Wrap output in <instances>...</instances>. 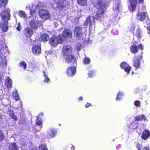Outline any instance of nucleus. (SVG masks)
<instances>
[{
	"instance_id": "nucleus-1",
	"label": "nucleus",
	"mask_w": 150,
	"mask_h": 150,
	"mask_svg": "<svg viewBox=\"0 0 150 150\" xmlns=\"http://www.w3.org/2000/svg\"><path fill=\"white\" fill-rule=\"evenodd\" d=\"M106 3L104 0H97L94 3V5L95 7L98 10L97 12L96 18H95L93 16H90L88 17L85 22L84 25L85 26L88 25L91 26L95 23V20L97 19L100 21L101 18L103 16L104 9L105 7Z\"/></svg>"
},
{
	"instance_id": "nucleus-2",
	"label": "nucleus",
	"mask_w": 150,
	"mask_h": 150,
	"mask_svg": "<svg viewBox=\"0 0 150 150\" xmlns=\"http://www.w3.org/2000/svg\"><path fill=\"white\" fill-rule=\"evenodd\" d=\"M10 11L7 9L4 10L1 13V16L3 21L1 23V27L3 32H6L8 30V21L10 17Z\"/></svg>"
},
{
	"instance_id": "nucleus-3",
	"label": "nucleus",
	"mask_w": 150,
	"mask_h": 150,
	"mask_svg": "<svg viewBox=\"0 0 150 150\" xmlns=\"http://www.w3.org/2000/svg\"><path fill=\"white\" fill-rule=\"evenodd\" d=\"M63 51L64 58L66 59V62L68 64L74 61V55H70L72 52L71 47L69 45H66L63 47Z\"/></svg>"
},
{
	"instance_id": "nucleus-4",
	"label": "nucleus",
	"mask_w": 150,
	"mask_h": 150,
	"mask_svg": "<svg viewBox=\"0 0 150 150\" xmlns=\"http://www.w3.org/2000/svg\"><path fill=\"white\" fill-rule=\"evenodd\" d=\"M41 3L37 2L33 4L31 8L29 5H27L26 6V9L27 10H30V15L33 18L36 17L38 14L39 9L41 7Z\"/></svg>"
},
{
	"instance_id": "nucleus-5",
	"label": "nucleus",
	"mask_w": 150,
	"mask_h": 150,
	"mask_svg": "<svg viewBox=\"0 0 150 150\" xmlns=\"http://www.w3.org/2000/svg\"><path fill=\"white\" fill-rule=\"evenodd\" d=\"M63 40V37L61 35L58 36H53L50 39L49 43L53 46H56L58 43H62Z\"/></svg>"
},
{
	"instance_id": "nucleus-6",
	"label": "nucleus",
	"mask_w": 150,
	"mask_h": 150,
	"mask_svg": "<svg viewBox=\"0 0 150 150\" xmlns=\"http://www.w3.org/2000/svg\"><path fill=\"white\" fill-rule=\"evenodd\" d=\"M41 7L39 9V10H40V11H39V15L40 17L43 20L42 22H43L45 20L48 19L50 17V13L47 11L45 10L42 9L41 8L42 5L41 4Z\"/></svg>"
},
{
	"instance_id": "nucleus-7",
	"label": "nucleus",
	"mask_w": 150,
	"mask_h": 150,
	"mask_svg": "<svg viewBox=\"0 0 150 150\" xmlns=\"http://www.w3.org/2000/svg\"><path fill=\"white\" fill-rule=\"evenodd\" d=\"M42 25V22L35 19H33L30 22V25L33 29H37Z\"/></svg>"
},
{
	"instance_id": "nucleus-8",
	"label": "nucleus",
	"mask_w": 150,
	"mask_h": 150,
	"mask_svg": "<svg viewBox=\"0 0 150 150\" xmlns=\"http://www.w3.org/2000/svg\"><path fill=\"white\" fill-rule=\"evenodd\" d=\"M51 3L52 5L55 4L58 6V7L60 8H62L64 7H65L67 4V1L66 0L61 1L60 2L58 0H52Z\"/></svg>"
},
{
	"instance_id": "nucleus-9",
	"label": "nucleus",
	"mask_w": 150,
	"mask_h": 150,
	"mask_svg": "<svg viewBox=\"0 0 150 150\" xmlns=\"http://www.w3.org/2000/svg\"><path fill=\"white\" fill-rule=\"evenodd\" d=\"M74 36L77 38H80L82 34L81 28L79 27H75L73 30Z\"/></svg>"
},
{
	"instance_id": "nucleus-10",
	"label": "nucleus",
	"mask_w": 150,
	"mask_h": 150,
	"mask_svg": "<svg viewBox=\"0 0 150 150\" xmlns=\"http://www.w3.org/2000/svg\"><path fill=\"white\" fill-rule=\"evenodd\" d=\"M66 72L69 76H72L76 73V68L74 66L69 67L67 69Z\"/></svg>"
},
{
	"instance_id": "nucleus-11",
	"label": "nucleus",
	"mask_w": 150,
	"mask_h": 150,
	"mask_svg": "<svg viewBox=\"0 0 150 150\" xmlns=\"http://www.w3.org/2000/svg\"><path fill=\"white\" fill-rule=\"evenodd\" d=\"M32 51L35 55H39L41 54V50L40 46L35 45L32 48Z\"/></svg>"
},
{
	"instance_id": "nucleus-12",
	"label": "nucleus",
	"mask_w": 150,
	"mask_h": 150,
	"mask_svg": "<svg viewBox=\"0 0 150 150\" xmlns=\"http://www.w3.org/2000/svg\"><path fill=\"white\" fill-rule=\"evenodd\" d=\"M24 33L26 37L28 38H30L33 34V30L28 27H26L24 30Z\"/></svg>"
},
{
	"instance_id": "nucleus-13",
	"label": "nucleus",
	"mask_w": 150,
	"mask_h": 150,
	"mask_svg": "<svg viewBox=\"0 0 150 150\" xmlns=\"http://www.w3.org/2000/svg\"><path fill=\"white\" fill-rule=\"evenodd\" d=\"M147 14L146 13L144 12H140L138 13L137 15L136 18L137 19L142 21L144 20L146 17Z\"/></svg>"
},
{
	"instance_id": "nucleus-14",
	"label": "nucleus",
	"mask_w": 150,
	"mask_h": 150,
	"mask_svg": "<svg viewBox=\"0 0 150 150\" xmlns=\"http://www.w3.org/2000/svg\"><path fill=\"white\" fill-rule=\"evenodd\" d=\"M121 67L124 69L125 71L126 72L127 74H129V71L131 69V67L128 65L125 62H122L120 65Z\"/></svg>"
},
{
	"instance_id": "nucleus-15",
	"label": "nucleus",
	"mask_w": 150,
	"mask_h": 150,
	"mask_svg": "<svg viewBox=\"0 0 150 150\" xmlns=\"http://www.w3.org/2000/svg\"><path fill=\"white\" fill-rule=\"evenodd\" d=\"M130 3V5L129 7V9L131 11H134L136 7L137 3V0H129Z\"/></svg>"
},
{
	"instance_id": "nucleus-16",
	"label": "nucleus",
	"mask_w": 150,
	"mask_h": 150,
	"mask_svg": "<svg viewBox=\"0 0 150 150\" xmlns=\"http://www.w3.org/2000/svg\"><path fill=\"white\" fill-rule=\"evenodd\" d=\"M62 37H63H63L71 38L72 37V33L69 29H66L63 31Z\"/></svg>"
},
{
	"instance_id": "nucleus-17",
	"label": "nucleus",
	"mask_w": 150,
	"mask_h": 150,
	"mask_svg": "<svg viewBox=\"0 0 150 150\" xmlns=\"http://www.w3.org/2000/svg\"><path fill=\"white\" fill-rule=\"evenodd\" d=\"M21 148H23V147H26L29 141L28 140V138L25 136H23V138L21 139Z\"/></svg>"
},
{
	"instance_id": "nucleus-18",
	"label": "nucleus",
	"mask_w": 150,
	"mask_h": 150,
	"mask_svg": "<svg viewBox=\"0 0 150 150\" xmlns=\"http://www.w3.org/2000/svg\"><path fill=\"white\" fill-rule=\"evenodd\" d=\"M12 83V81L9 77L7 78L6 79L5 83L8 90H10L11 89Z\"/></svg>"
},
{
	"instance_id": "nucleus-19",
	"label": "nucleus",
	"mask_w": 150,
	"mask_h": 150,
	"mask_svg": "<svg viewBox=\"0 0 150 150\" xmlns=\"http://www.w3.org/2000/svg\"><path fill=\"white\" fill-rule=\"evenodd\" d=\"M133 61L134 62V66L136 69L138 68L140 65V59L137 57H134L133 59Z\"/></svg>"
},
{
	"instance_id": "nucleus-20",
	"label": "nucleus",
	"mask_w": 150,
	"mask_h": 150,
	"mask_svg": "<svg viewBox=\"0 0 150 150\" xmlns=\"http://www.w3.org/2000/svg\"><path fill=\"white\" fill-rule=\"evenodd\" d=\"M149 136V132L146 129L143 132L142 135V138L144 139H147Z\"/></svg>"
},
{
	"instance_id": "nucleus-21",
	"label": "nucleus",
	"mask_w": 150,
	"mask_h": 150,
	"mask_svg": "<svg viewBox=\"0 0 150 150\" xmlns=\"http://www.w3.org/2000/svg\"><path fill=\"white\" fill-rule=\"evenodd\" d=\"M47 134L51 137H53L56 134L57 132L54 129H50L47 131Z\"/></svg>"
},
{
	"instance_id": "nucleus-22",
	"label": "nucleus",
	"mask_w": 150,
	"mask_h": 150,
	"mask_svg": "<svg viewBox=\"0 0 150 150\" xmlns=\"http://www.w3.org/2000/svg\"><path fill=\"white\" fill-rule=\"evenodd\" d=\"M9 150H19L18 147L15 143H11L9 146Z\"/></svg>"
},
{
	"instance_id": "nucleus-23",
	"label": "nucleus",
	"mask_w": 150,
	"mask_h": 150,
	"mask_svg": "<svg viewBox=\"0 0 150 150\" xmlns=\"http://www.w3.org/2000/svg\"><path fill=\"white\" fill-rule=\"evenodd\" d=\"M40 39L43 41L47 42L49 40V37L47 34H43L40 36Z\"/></svg>"
},
{
	"instance_id": "nucleus-24",
	"label": "nucleus",
	"mask_w": 150,
	"mask_h": 150,
	"mask_svg": "<svg viewBox=\"0 0 150 150\" xmlns=\"http://www.w3.org/2000/svg\"><path fill=\"white\" fill-rule=\"evenodd\" d=\"M138 124L136 121L134 122H132L131 123L130 125L129 126L130 128L132 129H135L137 127Z\"/></svg>"
},
{
	"instance_id": "nucleus-25",
	"label": "nucleus",
	"mask_w": 150,
	"mask_h": 150,
	"mask_svg": "<svg viewBox=\"0 0 150 150\" xmlns=\"http://www.w3.org/2000/svg\"><path fill=\"white\" fill-rule=\"evenodd\" d=\"M130 49L131 52L133 53H136L138 51L137 47L135 45H132L130 47Z\"/></svg>"
},
{
	"instance_id": "nucleus-26",
	"label": "nucleus",
	"mask_w": 150,
	"mask_h": 150,
	"mask_svg": "<svg viewBox=\"0 0 150 150\" xmlns=\"http://www.w3.org/2000/svg\"><path fill=\"white\" fill-rule=\"evenodd\" d=\"M134 35H136L138 39H140L142 35L141 30L139 28L137 29L136 33Z\"/></svg>"
},
{
	"instance_id": "nucleus-27",
	"label": "nucleus",
	"mask_w": 150,
	"mask_h": 150,
	"mask_svg": "<svg viewBox=\"0 0 150 150\" xmlns=\"http://www.w3.org/2000/svg\"><path fill=\"white\" fill-rule=\"evenodd\" d=\"M43 72L44 74L45 78V79L44 81V82L49 84L50 83V81L49 78L48 77V74L45 71H43Z\"/></svg>"
},
{
	"instance_id": "nucleus-28",
	"label": "nucleus",
	"mask_w": 150,
	"mask_h": 150,
	"mask_svg": "<svg viewBox=\"0 0 150 150\" xmlns=\"http://www.w3.org/2000/svg\"><path fill=\"white\" fill-rule=\"evenodd\" d=\"M77 1L78 4L81 6H84L87 4V0H77Z\"/></svg>"
},
{
	"instance_id": "nucleus-29",
	"label": "nucleus",
	"mask_w": 150,
	"mask_h": 150,
	"mask_svg": "<svg viewBox=\"0 0 150 150\" xmlns=\"http://www.w3.org/2000/svg\"><path fill=\"white\" fill-rule=\"evenodd\" d=\"M19 66L20 67L24 69H25L26 68V64L24 61L21 62L19 63Z\"/></svg>"
},
{
	"instance_id": "nucleus-30",
	"label": "nucleus",
	"mask_w": 150,
	"mask_h": 150,
	"mask_svg": "<svg viewBox=\"0 0 150 150\" xmlns=\"http://www.w3.org/2000/svg\"><path fill=\"white\" fill-rule=\"evenodd\" d=\"M135 26L134 24H132V25H130L128 27L130 32L133 34H134V32L135 29Z\"/></svg>"
},
{
	"instance_id": "nucleus-31",
	"label": "nucleus",
	"mask_w": 150,
	"mask_h": 150,
	"mask_svg": "<svg viewBox=\"0 0 150 150\" xmlns=\"http://www.w3.org/2000/svg\"><path fill=\"white\" fill-rule=\"evenodd\" d=\"M90 58L87 57H85L83 60V62L84 64L86 65L90 64Z\"/></svg>"
},
{
	"instance_id": "nucleus-32",
	"label": "nucleus",
	"mask_w": 150,
	"mask_h": 150,
	"mask_svg": "<svg viewBox=\"0 0 150 150\" xmlns=\"http://www.w3.org/2000/svg\"><path fill=\"white\" fill-rule=\"evenodd\" d=\"M12 95L16 100H20V98L18 96V94L17 91L14 92L13 93Z\"/></svg>"
},
{
	"instance_id": "nucleus-33",
	"label": "nucleus",
	"mask_w": 150,
	"mask_h": 150,
	"mask_svg": "<svg viewBox=\"0 0 150 150\" xmlns=\"http://www.w3.org/2000/svg\"><path fill=\"white\" fill-rule=\"evenodd\" d=\"M135 121H140L142 120H145V116L143 115H139L135 118Z\"/></svg>"
},
{
	"instance_id": "nucleus-34",
	"label": "nucleus",
	"mask_w": 150,
	"mask_h": 150,
	"mask_svg": "<svg viewBox=\"0 0 150 150\" xmlns=\"http://www.w3.org/2000/svg\"><path fill=\"white\" fill-rule=\"evenodd\" d=\"M0 8L1 6H5L7 4L8 0H0Z\"/></svg>"
},
{
	"instance_id": "nucleus-35",
	"label": "nucleus",
	"mask_w": 150,
	"mask_h": 150,
	"mask_svg": "<svg viewBox=\"0 0 150 150\" xmlns=\"http://www.w3.org/2000/svg\"><path fill=\"white\" fill-rule=\"evenodd\" d=\"M19 15L20 17L23 18H25L26 16V15L25 12L22 11H19Z\"/></svg>"
},
{
	"instance_id": "nucleus-36",
	"label": "nucleus",
	"mask_w": 150,
	"mask_h": 150,
	"mask_svg": "<svg viewBox=\"0 0 150 150\" xmlns=\"http://www.w3.org/2000/svg\"><path fill=\"white\" fill-rule=\"evenodd\" d=\"M123 96L122 93L121 92H119L118 94L117 98L116 100H119L121 99V98Z\"/></svg>"
},
{
	"instance_id": "nucleus-37",
	"label": "nucleus",
	"mask_w": 150,
	"mask_h": 150,
	"mask_svg": "<svg viewBox=\"0 0 150 150\" xmlns=\"http://www.w3.org/2000/svg\"><path fill=\"white\" fill-rule=\"evenodd\" d=\"M39 150H47V149L46 146L42 145L39 146Z\"/></svg>"
},
{
	"instance_id": "nucleus-38",
	"label": "nucleus",
	"mask_w": 150,
	"mask_h": 150,
	"mask_svg": "<svg viewBox=\"0 0 150 150\" xmlns=\"http://www.w3.org/2000/svg\"><path fill=\"white\" fill-rule=\"evenodd\" d=\"M147 28L148 31V33L150 34V21L148 20V22H147Z\"/></svg>"
},
{
	"instance_id": "nucleus-39",
	"label": "nucleus",
	"mask_w": 150,
	"mask_h": 150,
	"mask_svg": "<svg viewBox=\"0 0 150 150\" xmlns=\"http://www.w3.org/2000/svg\"><path fill=\"white\" fill-rule=\"evenodd\" d=\"M134 104L136 106L139 107L141 104L139 100H137L134 102Z\"/></svg>"
},
{
	"instance_id": "nucleus-40",
	"label": "nucleus",
	"mask_w": 150,
	"mask_h": 150,
	"mask_svg": "<svg viewBox=\"0 0 150 150\" xmlns=\"http://www.w3.org/2000/svg\"><path fill=\"white\" fill-rule=\"evenodd\" d=\"M36 122L37 125L40 126L42 125V122L39 120L38 117L36 121Z\"/></svg>"
},
{
	"instance_id": "nucleus-41",
	"label": "nucleus",
	"mask_w": 150,
	"mask_h": 150,
	"mask_svg": "<svg viewBox=\"0 0 150 150\" xmlns=\"http://www.w3.org/2000/svg\"><path fill=\"white\" fill-rule=\"evenodd\" d=\"M4 136L3 134L2 131L0 130V141H1L4 139Z\"/></svg>"
},
{
	"instance_id": "nucleus-42",
	"label": "nucleus",
	"mask_w": 150,
	"mask_h": 150,
	"mask_svg": "<svg viewBox=\"0 0 150 150\" xmlns=\"http://www.w3.org/2000/svg\"><path fill=\"white\" fill-rule=\"evenodd\" d=\"M10 117L15 120V121H16L17 120V118L16 116L13 113L10 114Z\"/></svg>"
},
{
	"instance_id": "nucleus-43",
	"label": "nucleus",
	"mask_w": 150,
	"mask_h": 150,
	"mask_svg": "<svg viewBox=\"0 0 150 150\" xmlns=\"http://www.w3.org/2000/svg\"><path fill=\"white\" fill-rule=\"evenodd\" d=\"M16 29L18 31H20L21 30V28L20 26V23H18V26L16 28Z\"/></svg>"
},
{
	"instance_id": "nucleus-44",
	"label": "nucleus",
	"mask_w": 150,
	"mask_h": 150,
	"mask_svg": "<svg viewBox=\"0 0 150 150\" xmlns=\"http://www.w3.org/2000/svg\"><path fill=\"white\" fill-rule=\"evenodd\" d=\"M137 147L138 150H141L142 148V146L141 144H139L137 145Z\"/></svg>"
},
{
	"instance_id": "nucleus-45",
	"label": "nucleus",
	"mask_w": 150,
	"mask_h": 150,
	"mask_svg": "<svg viewBox=\"0 0 150 150\" xmlns=\"http://www.w3.org/2000/svg\"><path fill=\"white\" fill-rule=\"evenodd\" d=\"M94 74L93 72L92 71H90L88 73L89 76L90 77H92Z\"/></svg>"
},
{
	"instance_id": "nucleus-46",
	"label": "nucleus",
	"mask_w": 150,
	"mask_h": 150,
	"mask_svg": "<svg viewBox=\"0 0 150 150\" xmlns=\"http://www.w3.org/2000/svg\"><path fill=\"white\" fill-rule=\"evenodd\" d=\"M138 47L139 49L142 50L144 49L143 45L142 44L138 45Z\"/></svg>"
},
{
	"instance_id": "nucleus-47",
	"label": "nucleus",
	"mask_w": 150,
	"mask_h": 150,
	"mask_svg": "<svg viewBox=\"0 0 150 150\" xmlns=\"http://www.w3.org/2000/svg\"><path fill=\"white\" fill-rule=\"evenodd\" d=\"M2 64L3 65V66H6L7 65L6 61V59L4 60L3 62H2Z\"/></svg>"
},
{
	"instance_id": "nucleus-48",
	"label": "nucleus",
	"mask_w": 150,
	"mask_h": 150,
	"mask_svg": "<svg viewBox=\"0 0 150 150\" xmlns=\"http://www.w3.org/2000/svg\"><path fill=\"white\" fill-rule=\"evenodd\" d=\"M91 105L90 103H87L86 105H85V107L86 108L88 107H89L90 105Z\"/></svg>"
},
{
	"instance_id": "nucleus-49",
	"label": "nucleus",
	"mask_w": 150,
	"mask_h": 150,
	"mask_svg": "<svg viewBox=\"0 0 150 150\" xmlns=\"http://www.w3.org/2000/svg\"><path fill=\"white\" fill-rule=\"evenodd\" d=\"M142 150H149V148L147 147H144Z\"/></svg>"
},
{
	"instance_id": "nucleus-50",
	"label": "nucleus",
	"mask_w": 150,
	"mask_h": 150,
	"mask_svg": "<svg viewBox=\"0 0 150 150\" xmlns=\"http://www.w3.org/2000/svg\"><path fill=\"white\" fill-rule=\"evenodd\" d=\"M144 0H138V2L139 3H141Z\"/></svg>"
},
{
	"instance_id": "nucleus-51",
	"label": "nucleus",
	"mask_w": 150,
	"mask_h": 150,
	"mask_svg": "<svg viewBox=\"0 0 150 150\" xmlns=\"http://www.w3.org/2000/svg\"><path fill=\"white\" fill-rule=\"evenodd\" d=\"M79 99L80 100H82V97H80L79 98Z\"/></svg>"
},
{
	"instance_id": "nucleus-52",
	"label": "nucleus",
	"mask_w": 150,
	"mask_h": 150,
	"mask_svg": "<svg viewBox=\"0 0 150 150\" xmlns=\"http://www.w3.org/2000/svg\"><path fill=\"white\" fill-rule=\"evenodd\" d=\"M71 149H73V150L74 149H75L74 146H73L71 147Z\"/></svg>"
},
{
	"instance_id": "nucleus-53",
	"label": "nucleus",
	"mask_w": 150,
	"mask_h": 150,
	"mask_svg": "<svg viewBox=\"0 0 150 150\" xmlns=\"http://www.w3.org/2000/svg\"><path fill=\"white\" fill-rule=\"evenodd\" d=\"M41 127H40V129H41Z\"/></svg>"
},
{
	"instance_id": "nucleus-54",
	"label": "nucleus",
	"mask_w": 150,
	"mask_h": 150,
	"mask_svg": "<svg viewBox=\"0 0 150 150\" xmlns=\"http://www.w3.org/2000/svg\"><path fill=\"white\" fill-rule=\"evenodd\" d=\"M1 78L0 77V80H1Z\"/></svg>"
}]
</instances>
